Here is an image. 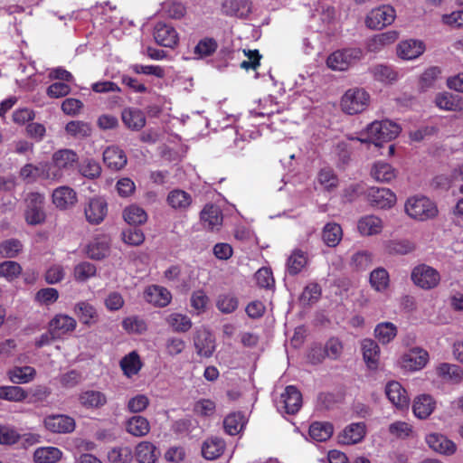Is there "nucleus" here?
I'll return each instance as SVG.
<instances>
[{
	"label": "nucleus",
	"mask_w": 463,
	"mask_h": 463,
	"mask_svg": "<svg viewBox=\"0 0 463 463\" xmlns=\"http://www.w3.org/2000/svg\"><path fill=\"white\" fill-rule=\"evenodd\" d=\"M370 95L359 88L345 91L341 99V108L344 112L354 115L363 112L369 105Z\"/></svg>",
	"instance_id": "7"
},
{
	"label": "nucleus",
	"mask_w": 463,
	"mask_h": 463,
	"mask_svg": "<svg viewBox=\"0 0 463 463\" xmlns=\"http://www.w3.org/2000/svg\"><path fill=\"white\" fill-rule=\"evenodd\" d=\"M66 275L65 268L59 263L49 266L44 273L45 282L49 285H55L61 282Z\"/></svg>",
	"instance_id": "63"
},
{
	"label": "nucleus",
	"mask_w": 463,
	"mask_h": 463,
	"mask_svg": "<svg viewBox=\"0 0 463 463\" xmlns=\"http://www.w3.org/2000/svg\"><path fill=\"white\" fill-rule=\"evenodd\" d=\"M62 451L56 447H40L33 454L34 463H57L62 458Z\"/></svg>",
	"instance_id": "39"
},
{
	"label": "nucleus",
	"mask_w": 463,
	"mask_h": 463,
	"mask_svg": "<svg viewBox=\"0 0 463 463\" xmlns=\"http://www.w3.org/2000/svg\"><path fill=\"white\" fill-rule=\"evenodd\" d=\"M157 457L156 447L149 441H142L136 447V458L139 463H155Z\"/></svg>",
	"instance_id": "45"
},
{
	"label": "nucleus",
	"mask_w": 463,
	"mask_h": 463,
	"mask_svg": "<svg viewBox=\"0 0 463 463\" xmlns=\"http://www.w3.org/2000/svg\"><path fill=\"white\" fill-rule=\"evenodd\" d=\"M121 118L126 127L132 130H139L146 125V117L138 109H125L122 111Z\"/></svg>",
	"instance_id": "42"
},
{
	"label": "nucleus",
	"mask_w": 463,
	"mask_h": 463,
	"mask_svg": "<svg viewBox=\"0 0 463 463\" xmlns=\"http://www.w3.org/2000/svg\"><path fill=\"white\" fill-rule=\"evenodd\" d=\"M201 222L209 230H218L222 222V214L219 206L206 204L201 212Z\"/></svg>",
	"instance_id": "30"
},
{
	"label": "nucleus",
	"mask_w": 463,
	"mask_h": 463,
	"mask_svg": "<svg viewBox=\"0 0 463 463\" xmlns=\"http://www.w3.org/2000/svg\"><path fill=\"white\" fill-rule=\"evenodd\" d=\"M383 229V220L373 214L363 216L357 222V230L362 236H373L380 234Z\"/></svg>",
	"instance_id": "25"
},
{
	"label": "nucleus",
	"mask_w": 463,
	"mask_h": 463,
	"mask_svg": "<svg viewBox=\"0 0 463 463\" xmlns=\"http://www.w3.org/2000/svg\"><path fill=\"white\" fill-rule=\"evenodd\" d=\"M363 58L364 51L361 48H345L329 54L326 59V65L332 71H345Z\"/></svg>",
	"instance_id": "5"
},
{
	"label": "nucleus",
	"mask_w": 463,
	"mask_h": 463,
	"mask_svg": "<svg viewBox=\"0 0 463 463\" xmlns=\"http://www.w3.org/2000/svg\"><path fill=\"white\" fill-rule=\"evenodd\" d=\"M73 311L80 322L86 326H91L98 322L99 314L93 305L88 301H80L74 305Z\"/></svg>",
	"instance_id": "33"
},
{
	"label": "nucleus",
	"mask_w": 463,
	"mask_h": 463,
	"mask_svg": "<svg viewBox=\"0 0 463 463\" xmlns=\"http://www.w3.org/2000/svg\"><path fill=\"white\" fill-rule=\"evenodd\" d=\"M307 264V253L301 250H295L288 259L287 270L290 275H297Z\"/></svg>",
	"instance_id": "52"
},
{
	"label": "nucleus",
	"mask_w": 463,
	"mask_h": 463,
	"mask_svg": "<svg viewBox=\"0 0 463 463\" xmlns=\"http://www.w3.org/2000/svg\"><path fill=\"white\" fill-rule=\"evenodd\" d=\"M238 298L232 293H223L218 296L216 300L217 308L224 314H231L238 307Z\"/></svg>",
	"instance_id": "61"
},
{
	"label": "nucleus",
	"mask_w": 463,
	"mask_h": 463,
	"mask_svg": "<svg viewBox=\"0 0 463 463\" xmlns=\"http://www.w3.org/2000/svg\"><path fill=\"white\" fill-rule=\"evenodd\" d=\"M426 51V44L420 39H406L396 46L397 56L403 61H413L421 56Z\"/></svg>",
	"instance_id": "12"
},
{
	"label": "nucleus",
	"mask_w": 463,
	"mask_h": 463,
	"mask_svg": "<svg viewBox=\"0 0 463 463\" xmlns=\"http://www.w3.org/2000/svg\"><path fill=\"white\" fill-rule=\"evenodd\" d=\"M396 18V11L390 5H382L370 10L364 18V24L370 30H383L391 25Z\"/></svg>",
	"instance_id": "6"
},
{
	"label": "nucleus",
	"mask_w": 463,
	"mask_h": 463,
	"mask_svg": "<svg viewBox=\"0 0 463 463\" xmlns=\"http://www.w3.org/2000/svg\"><path fill=\"white\" fill-rule=\"evenodd\" d=\"M66 132L76 137V138H84L90 137L91 134V127L89 123L73 120L70 121L65 127Z\"/></svg>",
	"instance_id": "59"
},
{
	"label": "nucleus",
	"mask_w": 463,
	"mask_h": 463,
	"mask_svg": "<svg viewBox=\"0 0 463 463\" xmlns=\"http://www.w3.org/2000/svg\"><path fill=\"white\" fill-rule=\"evenodd\" d=\"M389 283V274L383 268L375 269L371 272L370 284L374 290L383 292L388 288Z\"/></svg>",
	"instance_id": "54"
},
{
	"label": "nucleus",
	"mask_w": 463,
	"mask_h": 463,
	"mask_svg": "<svg viewBox=\"0 0 463 463\" xmlns=\"http://www.w3.org/2000/svg\"><path fill=\"white\" fill-rule=\"evenodd\" d=\"M342 237L343 231L338 223L329 222L324 226L322 239L328 247H335L338 245Z\"/></svg>",
	"instance_id": "47"
},
{
	"label": "nucleus",
	"mask_w": 463,
	"mask_h": 463,
	"mask_svg": "<svg viewBox=\"0 0 463 463\" xmlns=\"http://www.w3.org/2000/svg\"><path fill=\"white\" fill-rule=\"evenodd\" d=\"M404 208L405 213L410 218L419 222L434 219L439 213L437 204L423 195H415L408 198Z\"/></svg>",
	"instance_id": "3"
},
{
	"label": "nucleus",
	"mask_w": 463,
	"mask_h": 463,
	"mask_svg": "<svg viewBox=\"0 0 463 463\" xmlns=\"http://www.w3.org/2000/svg\"><path fill=\"white\" fill-rule=\"evenodd\" d=\"M23 245L16 239L5 240L0 243V256L3 258L12 259L22 251Z\"/></svg>",
	"instance_id": "64"
},
{
	"label": "nucleus",
	"mask_w": 463,
	"mask_h": 463,
	"mask_svg": "<svg viewBox=\"0 0 463 463\" xmlns=\"http://www.w3.org/2000/svg\"><path fill=\"white\" fill-rule=\"evenodd\" d=\"M399 38V33L394 30L373 35L366 42V49L370 52H379L384 47L393 43Z\"/></svg>",
	"instance_id": "26"
},
{
	"label": "nucleus",
	"mask_w": 463,
	"mask_h": 463,
	"mask_svg": "<svg viewBox=\"0 0 463 463\" xmlns=\"http://www.w3.org/2000/svg\"><path fill=\"white\" fill-rule=\"evenodd\" d=\"M160 12L167 18L180 20L186 15L187 8L181 0H162Z\"/></svg>",
	"instance_id": "34"
},
{
	"label": "nucleus",
	"mask_w": 463,
	"mask_h": 463,
	"mask_svg": "<svg viewBox=\"0 0 463 463\" xmlns=\"http://www.w3.org/2000/svg\"><path fill=\"white\" fill-rule=\"evenodd\" d=\"M435 372L439 378L454 384L463 381V369L454 364L441 363L435 367Z\"/></svg>",
	"instance_id": "27"
},
{
	"label": "nucleus",
	"mask_w": 463,
	"mask_h": 463,
	"mask_svg": "<svg viewBox=\"0 0 463 463\" xmlns=\"http://www.w3.org/2000/svg\"><path fill=\"white\" fill-rule=\"evenodd\" d=\"M44 425L52 432L69 433L74 430L75 420L67 415H50L44 419Z\"/></svg>",
	"instance_id": "16"
},
{
	"label": "nucleus",
	"mask_w": 463,
	"mask_h": 463,
	"mask_svg": "<svg viewBox=\"0 0 463 463\" xmlns=\"http://www.w3.org/2000/svg\"><path fill=\"white\" fill-rule=\"evenodd\" d=\"M76 326V320L72 317L65 314H57L49 322L51 332L58 338L74 331Z\"/></svg>",
	"instance_id": "18"
},
{
	"label": "nucleus",
	"mask_w": 463,
	"mask_h": 463,
	"mask_svg": "<svg viewBox=\"0 0 463 463\" xmlns=\"http://www.w3.org/2000/svg\"><path fill=\"white\" fill-rule=\"evenodd\" d=\"M27 398V392L19 386H0V399L10 402H22Z\"/></svg>",
	"instance_id": "62"
},
{
	"label": "nucleus",
	"mask_w": 463,
	"mask_h": 463,
	"mask_svg": "<svg viewBox=\"0 0 463 463\" xmlns=\"http://www.w3.org/2000/svg\"><path fill=\"white\" fill-rule=\"evenodd\" d=\"M224 447V441L222 439L211 438L203 442L202 454L206 459L213 460L222 454Z\"/></svg>",
	"instance_id": "48"
},
{
	"label": "nucleus",
	"mask_w": 463,
	"mask_h": 463,
	"mask_svg": "<svg viewBox=\"0 0 463 463\" xmlns=\"http://www.w3.org/2000/svg\"><path fill=\"white\" fill-rule=\"evenodd\" d=\"M126 430L134 437H144L150 431V423L143 416H132L126 421Z\"/></svg>",
	"instance_id": "40"
},
{
	"label": "nucleus",
	"mask_w": 463,
	"mask_h": 463,
	"mask_svg": "<svg viewBox=\"0 0 463 463\" xmlns=\"http://www.w3.org/2000/svg\"><path fill=\"white\" fill-rule=\"evenodd\" d=\"M123 218L130 225H141L147 221V213L142 207L131 204L124 209Z\"/></svg>",
	"instance_id": "49"
},
{
	"label": "nucleus",
	"mask_w": 463,
	"mask_h": 463,
	"mask_svg": "<svg viewBox=\"0 0 463 463\" xmlns=\"http://www.w3.org/2000/svg\"><path fill=\"white\" fill-rule=\"evenodd\" d=\"M109 253V239L107 236L95 238L88 247V255L94 260H101Z\"/></svg>",
	"instance_id": "43"
},
{
	"label": "nucleus",
	"mask_w": 463,
	"mask_h": 463,
	"mask_svg": "<svg viewBox=\"0 0 463 463\" xmlns=\"http://www.w3.org/2000/svg\"><path fill=\"white\" fill-rule=\"evenodd\" d=\"M153 35L156 43L167 48H174L179 41L175 27L165 22H159L155 25Z\"/></svg>",
	"instance_id": "13"
},
{
	"label": "nucleus",
	"mask_w": 463,
	"mask_h": 463,
	"mask_svg": "<svg viewBox=\"0 0 463 463\" xmlns=\"http://www.w3.org/2000/svg\"><path fill=\"white\" fill-rule=\"evenodd\" d=\"M108 213L107 202L101 197H94L90 200L85 207V216L91 224L100 223Z\"/></svg>",
	"instance_id": "17"
},
{
	"label": "nucleus",
	"mask_w": 463,
	"mask_h": 463,
	"mask_svg": "<svg viewBox=\"0 0 463 463\" xmlns=\"http://www.w3.org/2000/svg\"><path fill=\"white\" fill-rule=\"evenodd\" d=\"M133 453L129 447H116L108 452V460L110 463H130Z\"/></svg>",
	"instance_id": "60"
},
{
	"label": "nucleus",
	"mask_w": 463,
	"mask_h": 463,
	"mask_svg": "<svg viewBox=\"0 0 463 463\" xmlns=\"http://www.w3.org/2000/svg\"><path fill=\"white\" fill-rule=\"evenodd\" d=\"M79 402L85 409L96 410L103 407L108 399L106 394L100 391L87 390L80 392Z\"/></svg>",
	"instance_id": "32"
},
{
	"label": "nucleus",
	"mask_w": 463,
	"mask_h": 463,
	"mask_svg": "<svg viewBox=\"0 0 463 463\" xmlns=\"http://www.w3.org/2000/svg\"><path fill=\"white\" fill-rule=\"evenodd\" d=\"M52 199L57 208L65 210L77 203V194L72 188L62 185L53 190Z\"/></svg>",
	"instance_id": "22"
},
{
	"label": "nucleus",
	"mask_w": 463,
	"mask_h": 463,
	"mask_svg": "<svg viewBox=\"0 0 463 463\" xmlns=\"http://www.w3.org/2000/svg\"><path fill=\"white\" fill-rule=\"evenodd\" d=\"M364 360L369 369L375 370L380 361V347L373 339L365 338L361 342Z\"/></svg>",
	"instance_id": "28"
},
{
	"label": "nucleus",
	"mask_w": 463,
	"mask_h": 463,
	"mask_svg": "<svg viewBox=\"0 0 463 463\" xmlns=\"http://www.w3.org/2000/svg\"><path fill=\"white\" fill-rule=\"evenodd\" d=\"M48 163H39L38 165L26 164L20 170V176L27 183H33L38 178L48 179Z\"/></svg>",
	"instance_id": "35"
},
{
	"label": "nucleus",
	"mask_w": 463,
	"mask_h": 463,
	"mask_svg": "<svg viewBox=\"0 0 463 463\" xmlns=\"http://www.w3.org/2000/svg\"><path fill=\"white\" fill-rule=\"evenodd\" d=\"M429 447L443 455H452L456 452V444L446 436L439 433H430L426 437Z\"/></svg>",
	"instance_id": "24"
},
{
	"label": "nucleus",
	"mask_w": 463,
	"mask_h": 463,
	"mask_svg": "<svg viewBox=\"0 0 463 463\" xmlns=\"http://www.w3.org/2000/svg\"><path fill=\"white\" fill-rule=\"evenodd\" d=\"M166 202L171 208L184 212L190 207L193 199L187 192L181 189H175L168 194Z\"/></svg>",
	"instance_id": "36"
},
{
	"label": "nucleus",
	"mask_w": 463,
	"mask_h": 463,
	"mask_svg": "<svg viewBox=\"0 0 463 463\" xmlns=\"http://www.w3.org/2000/svg\"><path fill=\"white\" fill-rule=\"evenodd\" d=\"M22 273L21 265L14 260H5L0 263V278L12 282Z\"/></svg>",
	"instance_id": "57"
},
{
	"label": "nucleus",
	"mask_w": 463,
	"mask_h": 463,
	"mask_svg": "<svg viewBox=\"0 0 463 463\" xmlns=\"http://www.w3.org/2000/svg\"><path fill=\"white\" fill-rule=\"evenodd\" d=\"M245 423V418L241 412L231 413L223 420L225 431L230 435L238 434Z\"/></svg>",
	"instance_id": "56"
},
{
	"label": "nucleus",
	"mask_w": 463,
	"mask_h": 463,
	"mask_svg": "<svg viewBox=\"0 0 463 463\" xmlns=\"http://www.w3.org/2000/svg\"><path fill=\"white\" fill-rule=\"evenodd\" d=\"M36 375V371L32 366H14L8 370L7 376L14 384H24L32 382Z\"/></svg>",
	"instance_id": "41"
},
{
	"label": "nucleus",
	"mask_w": 463,
	"mask_h": 463,
	"mask_svg": "<svg viewBox=\"0 0 463 463\" xmlns=\"http://www.w3.org/2000/svg\"><path fill=\"white\" fill-rule=\"evenodd\" d=\"M402 128L395 122L385 119L380 121H373L367 126L364 133L367 137L353 136L348 137L349 140H358L361 143H373L375 146H380L383 142H389L398 137Z\"/></svg>",
	"instance_id": "2"
},
{
	"label": "nucleus",
	"mask_w": 463,
	"mask_h": 463,
	"mask_svg": "<svg viewBox=\"0 0 463 463\" xmlns=\"http://www.w3.org/2000/svg\"><path fill=\"white\" fill-rule=\"evenodd\" d=\"M144 298L154 306L164 307L171 302L172 294L164 287L151 285L146 288Z\"/></svg>",
	"instance_id": "19"
},
{
	"label": "nucleus",
	"mask_w": 463,
	"mask_h": 463,
	"mask_svg": "<svg viewBox=\"0 0 463 463\" xmlns=\"http://www.w3.org/2000/svg\"><path fill=\"white\" fill-rule=\"evenodd\" d=\"M194 346L199 355L210 357L215 350L214 337L205 328L197 330L194 337Z\"/></svg>",
	"instance_id": "23"
},
{
	"label": "nucleus",
	"mask_w": 463,
	"mask_h": 463,
	"mask_svg": "<svg viewBox=\"0 0 463 463\" xmlns=\"http://www.w3.org/2000/svg\"><path fill=\"white\" fill-rule=\"evenodd\" d=\"M275 403L280 413L295 414L302 406V395L295 386L289 385Z\"/></svg>",
	"instance_id": "11"
},
{
	"label": "nucleus",
	"mask_w": 463,
	"mask_h": 463,
	"mask_svg": "<svg viewBox=\"0 0 463 463\" xmlns=\"http://www.w3.org/2000/svg\"><path fill=\"white\" fill-rule=\"evenodd\" d=\"M338 183L337 175L330 167H323L317 173V184L326 192L335 191L338 186Z\"/></svg>",
	"instance_id": "44"
},
{
	"label": "nucleus",
	"mask_w": 463,
	"mask_h": 463,
	"mask_svg": "<svg viewBox=\"0 0 463 463\" xmlns=\"http://www.w3.org/2000/svg\"><path fill=\"white\" fill-rule=\"evenodd\" d=\"M396 335L397 327L391 322L380 323L374 329V335L382 344L390 343L394 339Z\"/></svg>",
	"instance_id": "55"
},
{
	"label": "nucleus",
	"mask_w": 463,
	"mask_h": 463,
	"mask_svg": "<svg viewBox=\"0 0 463 463\" xmlns=\"http://www.w3.org/2000/svg\"><path fill=\"white\" fill-rule=\"evenodd\" d=\"M96 274V266L89 261H81L76 264L72 270L73 279L78 283H84L95 277Z\"/></svg>",
	"instance_id": "50"
},
{
	"label": "nucleus",
	"mask_w": 463,
	"mask_h": 463,
	"mask_svg": "<svg viewBox=\"0 0 463 463\" xmlns=\"http://www.w3.org/2000/svg\"><path fill=\"white\" fill-rule=\"evenodd\" d=\"M436 402L429 394L417 396L412 403V411L415 417L420 420L427 419L434 411Z\"/></svg>",
	"instance_id": "29"
},
{
	"label": "nucleus",
	"mask_w": 463,
	"mask_h": 463,
	"mask_svg": "<svg viewBox=\"0 0 463 463\" xmlns=\"http://www.w3.org/2000/svg\"><path fill=\"white\" fill-rule=\"evenodd\" d=\"M166 324L177 333H185L192 328L193 323L189 317L181 313H172L165 317Z\"/></svg>",
	"instance_id": "51"
},
{
	"label": "nucleus",
	"mask_w": 463,
	"mask_h": 463,
	"mask_svg": "<svg viewBox=\"0 0 463 463\" xmlns=\"http://www.w3.org/2000/svg\"><path fill=\"white\" fill-rule=\"evenodd\" d=\"M436 106L445 111L459 112L463 110V98L449 92H442L435 97Z\"/></svg>",
	"instance_id": "31"
},
{
	"label": "nucleus",
	"mask_w": 463,
	"mask_h": 463,
	"mask_svg": "<svg viewBox=\"0 0 463 463\" xmlns=\"http://www.w3.org/2000/svg\"><path fill=\"white\" fill-rule=\"evenodd\" d=\"M385 393L389 401L399 409L408 408L410 399L406 390L396 381L386 384Z\"/></svg>",
	"instance_id": "21"
},
{
	"label": "nucleus",
	"mask_w": 463,
	"mask_h": 463,
	"mask_svg": "<svg viewBox=\"0 0 463 463\" xmlns=\"http://www.w3.org/2000/svg\"><path fill=\"white\" fill-rule=\"evenodd\" d=\"M413 283L422 289H432L440 282V274L434 268L426 264L415 267L411 272Z\"/></svg>",
	"instance_id": "10"
},
{
	"label": "nucleus",
	"mask_w": 463,
	"mask_h": 463,
	"mask_svg": "<svg viewBox=\"0 0 463 463\" xmlns=\"http://www.w3.org/2000/svg\"><path fill=\"white\" fill-rule=\"evenodd\" d=\"M333 434V426L328 422H314L309 427L310 438L317 442L327 440Z\"/></svg>",
	"instance_id": "53"
},
{
	"label": "nucleus",
	"mask_w": 463,
	"mask_h": 463,
	"mask_svg": "<svg viewBox=\"0 0 463 463\" xmlns=\"http://www.w3.org/2000/svg\"><path fill=\"white\" fill-rule=\"evenodd\" d=\"M370 203L378 209L392 207L396 203V195L388 188L372 187L368 191Z\"/></svg>",
	"instance_id": "14"
},
{
	"label": "nucleus",
	"mask_w": 463,
	"mask_h": 463,
	"mask_svg": "<svg viewBox=\"0 0 463 463\" xmlns=\"http://www.w3.org/2000/svg\"><path fill=\"white\" fill-rule=\"evenodd\" d=\"M371 175L377 182L388 183L395 178V169L388 163L376 162L371 171Z\"/></svg>",
	"instance_id": "46"
},
{
	"label": "nucleus",
	"mask_w": 463,
	"mask_h": 463,
	"mask_svg": "<svg viewBox=\"0 0 463 463\" xmlns=\"http://www.w3.org/2000/svg\"><path fill=\"white\" fill-rule=\"evenodd\" d=\"M366 426L364 422L347 425L338 435V441L344 445H352L360 442L365 436Z\"/></svg>",
	"instance_id": "20"
},
{
	"label": "nucleus",
	"mask_w": 463,
	"mask_h": 463,
	"mask_svg": "<svg viewBox=\"0 0 463 463\" xmlns=\"http://www.w3.org/2000/svg\"><path fill=\"white\" fill-rule=\"evenodd\" d=\"M103 161L108 167L119 170L127 164V156L123 150L118 146H109L103 152Z\"/></svg>",
	"instance_id": "37"
},
{
	"label": "nucleus",
	"mask_w": 463,
	"mask_h": 463,
	"mask_svg": "<svg viewBox=\"0 0 463 463\" xmlns=\"http://www.w3.org/2000/svg\"><path fill=\"white\" fill-rule=\"evenodd\" d=\"M429 353L425 349L416 346L403 353L398 364L404 371L417 372L423 369L429 363Z\"/></svg>",
	"instance_id": "8"
},
{
	"label": "nucleus",
	"mask_w": 463,
	"mask_h": 463,
	"mask_svg": "<svg viewBox=\"0 0 463 463\" xmlns=\"http://www.w3.org/2000/svg\"><path fill=\"white\" fill-rule=\"evenodd\" d=\"M251 5L250 0H223L221 11L224 15L244 19L251 13Z\"/></svg>",
	"instance_id": "15"
},
{
	"label": "nucleus",
	"mask_w": 463,
	"mask_h": 463,
	"mask_svg": "<svg viewBox=\"0 0 463 463\" xmlns=\"http://www.w3.org/2000/svg\"><path fill=\"white\" fill-rule=\"evenodd\" d=\"M279 112L280 106L275 101L272 96H268L263 99H260L259 101L258 108L252 109L249 111V115L247 117L249 123L238 127L236 129V135L241 136L243 140L247 138H256L259 135V132L255 128L256 125L260 123L258 119L265 117H270L274 113Z\"/></svg>",
	"instance_id": "1"
},
{
	"label": "nucleus",
	"mask_w": 463,
	"mask_h": 463,
	"mask_svg": "<svg viewBox=\"0 0 463 463\" xmlns=\"http://www.w3.org/2000/svg\"><path fill=\"white\" fill-rule=\"evenodd\" d=\"M44 195L39 193H30L25 198L26 209L24 212L25 221L30 225H38L44 222L45 213Z\"/></svg>",
	"instance_id": "9"
},
{
	"label": "nucleus",
	"mask_w": 463,
	"mask_h": 463,
	"mask_svg": "<svg viewBox=\"0 0 463 463\" xmlns=\"http://www.w3.org/2000/svg\"><path fill=\"white\" fill-rule=\"evenodd\" d=\"M119 365L124 375L131 378L140 372L143 363L139 354L136 351H132L120 360Z\"/></svg>",
	"instance_id": "38"
},
{
	"label": "nucleus",
	"mask_w": 463,
	"mask_h": 463,
	"mask_svg": "<svg viewBox=\"0 0 463 463\" xmlns=\"http://www.w3.org/2000/svg\"><path fill=\"white\" fill-rule=\"evenodd\" d=\"M78 161L77 154L71 149H61L52 155V162L48 164V180L59 181L68 175Z\"/></svg>",
	"instance_id": "4"
},
{
	"label": "nucleus",
	"mask_w": 463,
	"mask_h": 463,
	"mask_svg": "<svg viewBox=\"0 0 463 463\" xmlns=\"http://www.w3.org/2000/svg\"><path fill=\"white\" fill-rule=\"evenodd\" d=\"M370 71L376 80L383 83H391L397 80V73L387 65H375L371 68Z\"/></svg>",
	"instance_id": "58"
}]
</instances>
